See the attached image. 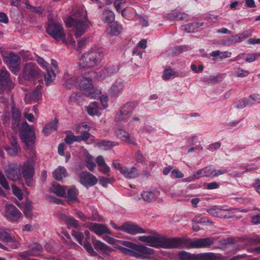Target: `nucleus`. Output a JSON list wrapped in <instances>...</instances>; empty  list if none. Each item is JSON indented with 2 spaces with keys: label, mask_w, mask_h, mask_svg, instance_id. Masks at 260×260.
Masks as SVG:
<instances>
[{
  "label": "nucleus",
  "mask_w": 260,
  "mask_h": 260,
  "mask_svg": "<svg viewBox=\"0 0 260 260\" xmlns=\"http://www.w3.org/2000/svg\"><path fill=\"white\" fill-rule=\"evenodd\" d=\"M187 244L186 240L181 238H167L159 237V248H180Z\"/></svg>",
  "instance_id": "obj_5"
},
{
  "label": "nucleus",
  "mask_w": 260,
  "mask_h": 260,
  "mask_svg": "<svg viewBox=\"0 0 260 260\" xmlns=\"http://www.w3.org/2000/svg\"><path fill=\"white\" fill-rule=\"evenodd\" d=\"M99 170L104 174L108 175L110 171V167L106 164L103 166L99 167Z\"/></svg>",
  "instance_id": "obj_62"
},
{
  "label": "nucleus",
  "mask_w": 260,
  "mask_h": 260,
  "mask_svg": "<svg viewBox=\"0 0 260 260\" xmlns=\"http://www.w3.org/2000/svg\"><path fill=\"white\" fill-rule=\"evenodd\" d=\"M85 108L89 115L92 116L98 114V106L95 102L91 103L89 106H86Z\"/></svg>",
  "instance_id": "obj_40"
},
{
  "label": "nucleus",
  "mask_w": 260,
  "mask_h": 260,
  "mask_svg": "<svg viewBox=\"0 0 260 260\" xmlns=\"http://www.w3.org/2000/svg\"><path fill=\"white\" fill-rule=\"evenodd\" d=\"M116 136L123 141L127 142L129 143L136 145L134 140L131 139L129 134L123 129H118L116 132Z\"/></svg>",
  "instance_id": "obj_30"
},
{
  "label": "nucleus",
  "mask_w": 260,
  "mask_h": 260,
  "mask_svg": "<svg viewBox=\"0 0 260 260\" xmlns=\"http://www.w3.org/2000/svg\"><path fill=\"white\" fill-rule=\"evenodd\" d=\"M32 204L30 202H26L23 207V213L27 218H31L32 214L31 213Z\"/></svg>",
  "instance_id": "obj_47"
},
{
  "label": "nucleus",
  "mask_w": 260,
  "mask_h": 260,
  "mask_svg": "<svg viewBox=\"0 0 260 260\" xmlns=\"http://www.w3.org/2000/svg\"><path fill=\"white\" fill-rule=\"evenodd\" d=\"M1 88L7 92H10L14 88V84L10 79V74L5 69L0 70Z\"/></svg>",
  "instance_id": "obj_7"
},
{
  "label": "nucleus",
  "mask_w": 260,
  "mask_h": 260,
  "mask_svg": "<svg viewBox=\"0 0 260 260\" xmlns=\"http://www.w3.org/2000/svg\"><path fill=\"white\" fill-rule=\"evenodd\" d=\"M0 183L1 185L7 190L10 189L9 185L7 182V181L3 174L0 173Z\"/></svg>",
  "instance_id": "obj_56"
},
{
  "label": "nucleus",
  "mask_w": 260,
  "mask_h": 260,
  "mask_svg": "<svg viewBox=\"0 0 260 260\" xmlns=\"http://www.w3.org/2000/svg\"><path fill=\"white\" fill-rule=\"evenodd\" d=\"M135 160L138 163H143L145 161V158L142 155L140 151H138L135 156Z\"/></svg>",
  "instance_id": "obj_61"
},
{
  "label": "nucleus",
  "mask_w": 260,
  "mask_h": 260,
  "mask_svg": "<svg viewBox=\"0 0 260 260\" xmlns=\"http://www.w3.org/2000/svg\"><path fill=\"white\" fill-rule=\"evenodd\" d=\"M121 174L124 177L128 179L135 178L139 176V172L135 167H133L131 168L124 167Z\"/></svg>",
  "instance_id": "obj_24"
},
{
  "label": "nucleus",
  "mask_w": 260,
  "mask_h": 260,
  "mask_svg": "<svg viewBox=\"0 0 260 260\" xmlns=\"http://www.w3.org/2000/svg\"><path fill=\"white\" fill-rule=\"evenodd\" d=\"M20 58L19 55L11 52L5 56V61L8 63L10 70L14 73L18 72L20 69L19 62Z\"/></svg>",
  "instance_id": "obj_8"
},
{
  "label": "nucleus",
  "mask_w": 260,
  "mask_h": 260,
  "mask_svg": "<svg viewBox=\"0 0 260 260\" xmlns=\"http://www.w3.org/2000/svg\"><path fill=\"white\" fill-rule=\"evenodd\" d=\"M42 247L39 244H34L30 247V251H28L29 255H36L39 254Z\"/></svg>",
  "instance_id": "obj_49"
},
{
  "label": "nucleus",
  "mask_w": 260,
  "mask_h": 260,
  "mask_svg": "<svg viewBox=\"0 0 260 260\" xmlns=\"http://www.w3.org/2000/svg\"><path fill=\"white\" fill-rule=\"evenodd\" d=\"M160 191L156 189H154L143 191L141 193V197L145 202L151 203L158 199Z\"/></svg>",
  "instance_id": "obj_17"
},
{
  "label": "nucleus",
  "mask_w": 260,
  "mask_h": 260,
  "mask_svg": "<svg viewBox=\"0 0 260 260\" xmlns=\"http://www.w3.org/2000/svg\"><path fill=\"white\" fill-rule=\"evenodd\" d=\"M57 123L58 120L55 118L53 121L49 122L45 126L43 132L45 135L48 136L53 131L57 130Z\"/></svg>",
  "instance_id": "obj_33"
},
{
  "label": "nucleus",
  "mask_w": 260,
  "mask_h": 260,
  "mask_svg": "<svg viewBox=\"0 0 260 260\" xmlns=\"http://www.w3.org/2000/svg\"><path fill=\"white\" fill-rule=\"evenodd\" d=\"M102 20L108 23H112L115 20V14L111 10H105L102 13Z\"/></svg>",
  "instance_id": "obj_35"
},
{
  "label": "nucleus",
  "mask_w": 260,
  "mask_h": 260,
  "mask_svg": "<svg viewBox=\"0 0 260 260\" xmlns=\"http://www.w3.org/2000/svg\"><path fill=\"white\" fill-rule=\"evenodd\" d=\"M46 31L56 41L61 40L64 43H67L64 29L60 23L57 22L50 23L46 28Z\"/></svg>",
  "instance_id": "obj_4"
},
{
  "label": "nucleus",
  "mask_w": 260,
  "mask_h": 260,
  "mask_svg": "<svg viewBox=\"0 0 260 260\" xmlns=\"http://www.w3.org/2000/svg\"><path fill=\"white\" fill-rule=\"evenodd\" d=\"M21 118V113L20 111L14 106L12 107V127L13 129L16 130L19 125Z\"/></svg>",
  "instance_id": "obj_23"
},
{
  "label": "nucleus",
  "mask_w": 260,
  "mask_h": 260,
  "mask_svg": "<svg viewBox=\"0 0 260 260\" xmlns=\"http://www.w3.org/2000/svg\"><path fill=\"white\" fill-rule=\"evenodd\" d=\"M146 254H143L139 252H136L135 251H133L132 250L130 256L135 257L136 258H138L140 259H152V257L149 256L145 255Z\"/></svg>",
  "instance_id": "obj_52"
},
{
  "label": "nucleus",
  "mask_w": 260,
  "mask_h": 260,
  "mask_svg": "<svg viewBox=\"0 0 260 260\" xmlns=\"http://www.w3.org/2000/svg\"><path fill=\"white\" fill-rule=\"evenodd\" d=\"M79 86L82 90L92 88L91 79L89 78L81 77L79 80Z\"/></svg>",
  "instance_id": "obj_36"
},
{
  "label": "nucleus",
  "mask_w": 260,
  "mask_h": 260,
  "mask_svg": "<svg viewBox=\"0 0 260 260\" xmlns=\"http://www.w3.org/2000/svg\"><path fill=\"white\" fill-rule=\"evenodd\" d=\"M118 71V68L115 66H109L107 67L101 72V77L105 78L113 74L116 73Z\"/></svg>",
  "instance_id": "obj_32"
},
{
  "label": "nucleus",
  "mask_w": 260,
  "mask_h": 260,
  "mask_svg": "<svg viewBox=\"0 0 260 260\" xmlns=\"http://www.w3.org/2000/svg\"><path fill=\"white\" fill-rule=\"evenodd\" d=\"M80 183L85 187L93 186L98 182V179L87 171H82L79 176Z\"/></svg>",
  "instance_id": "obj_10"
},
{
  "label": "nucleus",
  "mask_w": 260,
  "mask_h": 260,
  "mask_svg": "<svg viewBox=\"0 0 260 260\" xmlns=\"http://www.w3.org/2000/svg\"><path fill=\"white\" fill-rule=\"evenodd\" d=\"M122 244L126 247L134 249L143 254H152L154 253L153 249L142 245L136 244L132 242L124 241L122 242Z\"/></svg>",
  "instance_id": "obj_14"
},
{
  "label": "nucleus",
  "mask_w": 260,
  "mask_h": 260,
  "mask_svg": "<svg viewBox=\"0 0 260 260\" xmlns=\"http://www.w3.org/2000/svg\"><path fill=\"white\" fill-rule=\"evenodd\" d=\"M58 217L61 221L65 222L67 224L68 228L76 229L78 228V221L76 220L75 218L73 217L68 215L64 213H60L58 215Z\"/></svg>",
  "instance_id": "obj_22"
},
{
  "label": "nucleus",
  "mask_w": 260,
  "mask_h": 260,
  "mask_svg": "<svg viewBox=\"0 0 260 260\" xmlns=\"http://www.w3.org/2000/svg\"><path fill=\"white\" fill-rule=\"evenodd\" d=\"M39 74V69L36 63L29 62L25 64L23 73V77L25 80H32Z\"/></svg>",
  "instance_id": "obj_9"
},
{
  "label": "nucleus",
  "mask_w": 260,
  "mask_h": 260,
  "mask_svg": "<svg viewBox=\"0 0 260 260\" xmlns=\"http://www.w3.org/2000/svg\"><path fill=\"white\" fill-rule=\"evenodd\" d=\"M124 87V81L121 78H118L112 84L108 90V94L112 96H117L122 92Z\"/></svg>",
  "instance_id": "obj_15"
},
{
  "label": "nucleus",
  "mask_w": 260,
  "mask_h": 260,
  "mask_svg": "<svg viewBox=\"0 0 260 260\" xmlns=\"http://www.w3.org/2000/svg\"><path fill=\"white\" fill-rule=\"evenodd\" d=\"M121 230L133 235L145 233V230L142 228L137 225L131 224L129 222H126L122 224Z\"/></svg>",
  "instance_id": "obj_21"
},
{
  "label": "nucleus",
  "mask_w": 260,
  "mask_h": 260,
  "mask_svg": "<svg viewBox=\"0 0 260 260\" xmlns=\"http://www.w3.org/2000/svg\"><path fill=\"white\" fill-rule=\"evenodd\" d=\"M7 177L10 180L16 181L21 177V166L16 164L8 165L5 171Z\"/></svg>",
  "instance_id": "obj_11"
},
{
  "label": "nucleus",
  "mask_w": 260,
  "mask_h": 260,
  "mask_svg": "<svg viewBox=\"0 0 260 260\" xmlns=\"http://www.w3.org/2000/svg\"><path fill=\"white\" fill-rule=\"evenodd\" d=\"M134 104L133 103H128L121 108L117 112L115 119L116 121H121L126 119L128 117L129 113L134 110Z\"/></svg>",
  "instance_id": "obj_13"
},
{
  "label": "nucleus",
  "mask_w": 260,
  "mask_h": 260,
  "mask_svg": "<svg viewBox=\"0 0 260 260\" xmlns=\"http://www.w3.org/2000/svg\"><path fill=\"white\" fill-rule=\"evenodd\" d=\"M21 128L19 132V137L22 141L25 143L27 148L31 150L35 139L34 128L26 122L21 124Z\"/></svg>",
  "instance_id": "obj_2"
},
{
  "label": "nucleus",
  "mask_w": 260,
  "mask_h": 260,
  "mask_svg": "<svg viewBox=\"0 0 260 260\" xmlns=\"http://www.w3.org/2000/svg\"><path fill=\"white\" fill-rule=\"evenodd\" d=\"M12 188L13 194L16 196L19 200H22L23 196L21 190L15 185H12Z\"/></svg>",
  "instance_id": "obj_57"
},
{
  "label": "nucleus",
  "mask_w": 260,
  "mask_h": 260,
  "mask_svg": "<svg viewBox=\"0 0 260 260\" xmlns=\"http://www.w3.org/2000/svg\"><path fill=\"white\" fill-rule=\"evenodd\" d=\"M172 177L176 178H183L184 175L183 174L178 170H174L171 172Z\"/></svg>",
  "instance_id": "obj_64"
},
{
  "label": "nucleus",
  "mask_w": 260,
  "mask_h": 260,
  "mask_svg": "<svg viewBox=\"0 0 260 260\" xmlns=\"http://www.w3.org/2000/svg\"><path fill=\"white\" fill-rule=\"evenodd\" d=\"M53 175L56 180L60 181L67 176V172L64 167L59 166L54 170Z\"/></svg>",
  "instance_id": "obj_34"
},
{
  "label": "nucleus",
  "mask_w": 260,
  "mask_h": 260,
  "mask_svg": "<svg viewBox=\"0 0 260 260\" xmlns=\"http://www.w3.org/2000/svg\"><path fill=\"white\" fill-rule=\"evenodd\" d=\"M234 75L238 77H245L247 76L249 73L248 71L241 68H236L234 69Z\"/></svg>",
  "instance_id": "obj_51"
},
{
  "label": "nucleus",
  "mask_w": 260,
  "mask_h": 260,
  "mask_svg": "<svg viewBox=\"0 0 260 260\" xmlns=\"http://www.w3.org/2000/svg\"><path fill=\"white\" fill-rule=\"evenodd\" d=\"M90 229L98 235L105 233L111 234L110 230L105 225L102 224L92 223Z\"/></svg>",
  "instance_id": "obj_26"
},
{
  "label": "nucleus",
  "mask_w": 260,
  "mask_h": 260,
  "mask_svg": "<svg viewBox=\"0 0 260 260\" xmlns=\"http://www.w3.org/2000/svg\"><path fill=\"white\" fill-rule=\"evenodd\" d=\"M122 27L121 25L116 23L109 25L106 29V34L111 36L119 35L121 32Z\"/></svg>",
  "instance_id": "obj_25"
},
{
  "label": "nucleus",
  "mask_w": 260,
  "mask_h": 260,
  "mask_svg": "<svg viewBox=\"0 0 260 260\" xmlns=\"http://www.w3.org/2000/svg\"><path fill=\"white\" fill-rule=\"evenodd\" d=\"M179 75L178 73L174 71H173L171 69H166L164 71V75H163V78L165 80H168L171 77H177Z\"/></svg>",
  "instance_id": "obj_50"
},
{
  "label": "nucleus",
  "mask_w": 260,
  "mask_h": 260,
  "mask_svg": "<svg viewBox=\"0 0 260 260\" xmlns=\"http://www.w3.org/2000/svg\"><path fill=\"white\" fill-rule=\"evenodd\" d=\"M103 58V53L100 49H91L83 54L79 60L81 69H92L99 66Z\"/></svg>",
  "instance_id": "obj_1"
},
{
  "label": "nucleus",
  "mask_w": 260,
  "mask_h": 260,
  "mask_svg": "<svg viewBox=\"0 0 260 260\" xmlns=\"http://www.w3.org/2000/svg\"><path fill=\"white\" fill-rule=\"evenodd\" d=\"M78 190L75 187L72 186L67 191L68 197L70 201H77V196L78 194Z\"/></svg>",
  "instance_id": "obj_44"
},
{
  "label": "nucleus",
  "mask_w": 260,
  "mask_h": 260,
  "mask_svg": "<svg viewBox=\"0 0 260 260\" xmlns=\"http://www.w3.org/2000/svg\"><path fill=\"white\" fill-rule=\"evenodd\" d=\"M208 212L211 215L220 218H229L230 212L225 209H210L208 210Z\"/></svg>",
  "instance_id": "obj_27"
},
{
  "label": "nucleus",
  "mask_w": 260,
  "mask_h": 260,
  "mask_svg": "<svg viewBox=\"0 0 260 260\" xmlns=\"http://www.w3.org/2000/svg\"><path fill=\"white\" fill-rule=\"evenodd\" d=\"M116 144L117 143H114L112 141L105 140L98 142L96 144L97 146L99 147L104 149H111L113 147L115 146Z\"/></svg>",
  "instance_id": "obj_41"
},
{
  "label": "nucleus",
  "mask_w": 260,
  "mask_h": 260,
  "mask_svg": "<svg viewBox=\"0 0 260 260\" xmlns=\"http://www.w3.org/2000/svg\"><path fill=\"white\" fill-rule=\"evenodd\" d=\"M82 245H83L84 248L90 255L93 256L98 255V253L93 250L92 246L88 242H85Z\"/></svg>",
  "instance_id": "obj_53"
},
{
  "label": "nucleus",
  "mask_w": 260,
  "mask_h": 260,
  "mask_svg": "<svg viewBox=\"0 0 260 260\" xmlns=\"http://www.w3.org/2000/svg\"><path fill=\"white\" fill-rule=\"evenodd\" d=\"M47 71V74L44 76V80L47 85H50L55 79L56 75L54 71L52 70H49L48 69Z\"/></svg>",
  "instance_id": "obj_42"
},
{
  "label": "nucleus",
  "mask_w": 260,
  "mask_h": 260,
  "mask_svg": "<svg viewBox=\"0 0 260 260\" xmlns=\"http://www.w3.org/2000/svg\"><path fill=\"white\" fill-rule=\"evenodd\" d=\"M68 27H73L75 29V35L76 37H81L89 28L90 22L86 19L81 20L69 18L66 21Z\"/></svg>",
  "instance_id": "obj_3"
},
{
  "label": "nucleus",
  "mask_w": 260,
  "mask_h": 260,
  "mask_svg": "<svg viewBox=\"0 0 260 260\" xmlns=\"http://www.w3.org/2000/svg\"><path fill=\"white\" fill-rule=\"evenodd\" d=\"M64 80V86L67 88H71L77 84V78L75 77L71 76L69 73H64L63 76Z\"/></svg>",
  "instance_id": "obj_31"
},
{
  "label": "nucleus",
  "mask_w": 260,
  "mask_h": 260,
  "mask_svg": "<svg viewBox=\"0 0 260 260\" xmlns=\"http://www.w3.org/2000/svg\"><path fill=\"white\" fill-rule=\"evenodd\" d=\"M26 7L27 9L29 10L31 12L35 13L38 14H41L44 11L45 9L42 6L34 7L29 4L26 3Z\"/></svg>",
  "instance_id": "obj_48"
},
{
  "label": "nucleus",
  "mask_w": 260,
  "mask_h": 260,
  "mask_svg": "<svg viewBox=\"0 0 260 260\" xmlns=\"http://www.w3.org/2000/svg\"><path fill=\"white\" fill-rule=\"evenodd\" d=\"M212 176V169L210 167H205L198 170L195 174L185 179L187 181L190 182L199 179L202 177Z\"/></svg>",
  "instance_id": "obj_18"
},
{
  "label": "nucleus",
  "mask_w": 260,
  "mask_h": 260,
  "mask_svg": "<svg viewBox=\"0 0 260 260\" xmlns=\"http://www.w3.org/2000/svg\"><path fill=\"white\" fill-rule=\"evenodd\" d=\"M180 15V12L178 11H173L171 13H169L167 17L169 19L173 20L178 19V16Z\"/></svg>",
  "instance_id": "obj_63"
},
{
  "label": "nucleus",
  "mask_w": 260,
  "mask_h": 260,
  "mask_svg": "<svg viewBox=\"0 0 260 260\" xmlns=\"http://www.w3.org/2000/svg\"><path fill=\"white\" fill-rule=\"evenodd\" d=\"M215 239L213 237L197 239L189 242L190 247L193 248H203L210 247Z\"/></svg>",
  "instance_id": "obj_12"
},
{
  "label": "nucleus",
  "mask_w": 260,
  "mask_h": 260,
  "mask_svg": "<svg viewBox=\"0 0 260 260\" xmlns=\"http://www.w3.org/2000/svg\"><path fill=\"white\" fill-rule=\"evenodd\" d=\"M19 149V146H15L13 147L10 146L6 148V150L8 151V154L12 156L16 155L18 153Z\"/></svg>",
  "instance_id": "obj_58"
},
{
  "label": "nucleus",
  "mask_w": 260,
  "mask_h": 260,
  "mask_svg": "<svg viewBox=\"0 0 260 260\" xmlns=\"http://www.w3.org/2000/svg\"><path fill=\"white\" fill-rule=\"evenodd\" d=\"M72 235L75 238V239L80 245H82L83 244L82 240L83 238V235L82 233L73 231Z\"/></svg>",
  "instance_id": "obj_55"
},
{
  "label": "nucleus",
  "mask_w": 260,
  "mask_h": 260,
  "mask_svg": "<svg viewBox=\"0 0 260 260\" xmlns=\"http://www.w3.org/2000/svg\"><path fill=\"white\" fill-rule=\"evenodd\" d=\"M255 98H256L255 95H251L249 96L248 99H245L242 101L239 102L237 105V108H243L245 107L249 103L253 104L252 101H255Z\"/></svg>",
  "instance_id": "obj_43"
},
{
  "label": "nucleus",
  "mask_w": 260,
  "mask_h": 260,
  "mask_svg": "<svg viewBox=\"0 0 260 260\" xmlns=\"http://www.w3.org/2000/svg\"><path fill=\"white\" fill-rule=\"evenodd\" d=\"M90 134L87 132L81 133V136L68 135L64 139V141L68 144H71L74 142H80L82 141H86L90 137Z\"/></svg>",
  "instance_id": "obj_20"
},
{
  "label": "nucleus",
  "mask_w": 260,
  "mask_h": 260,
  "mask_svg": "<svg viewBox=\"0 0 260 260\" xmlns=\"http://www.w3.org/2000/svg\"><path fill=\"white\" fill-rule=\"evenodd\" d=\"M21 174L27 186L32 185V178L35 174V166L32 160L29 159L24 162L21 166Z\"/></svg>",
  "instance_id": "obj_6"
},
{
  "label": "nucleus",
  "mask_w": 260,
  "mask_h": 260,
  "mask_svg": "<svg viewBox=\"0 0 260 260\" xmlns=\"http://www.w3.org/2000/svg\"><path fill=\"white\" fill-rule=\"evenodd\" d=\"M114 179L113 178H109L104 177L100 178V181L103 186H106L108 184L114 181Z\"/></svg>",
  "instance_id": "obj_60"
},
{
  "label": "nucleus",
  "mask_w": 260,
  "mask_h": 260,
  "mask_svg": "<svg viewBox=\"0 0 260 260\" xmlns=\"http://www.w3.org/2000/svg\"><path fill=\"white\" fill-rule=\"evenodd\" d=\"M41 99V93L38 90H36L31 93H26L24 100L26 103L30 104L32 102H37Z\"/></svg>",
  "instance_id": "obj_28"
},
{
  "label": "nucleus",
  "mask_w": 260,
  "mask_h": 260,
  "mask_svg": "<svg viewBox=\"0 0 260 260\" xmlns=\"http://www.w3.org/2000/svg\"><path fill=\"white\" fill-rule=\"evenodd\" d=\"M21 213L12 204H8L5 206V216L12 221H17L20 216Z\"/></svg>",
  "instance_id": "obj_16"
},
{
  "label": "nucleus",
  "mask_w": 260,
  "mask_h": 260,
  "mask_svg": "<svg viewBox=\"0 0 260 260\" xmlns=\"http://www.w3.org/2000/svg\"><path fill=\"white\" fill-rule=\"evenodd\" d=\"M85 162L87 168L90 171H93L96 167L95 164L93 161V156L87 153L85 155Z\"/></svg>",
  "instance_id": "obj_37"
},
{
  "label": "nucleus",
  "mask_w": 260,
  "mask_h": 260,
  "mask_svg": "<svg viewBox=\"0 0 260 260\" xmlns=\"http://www.w3.org/2000/svg\"><path fill=\"white\" fill-rule=\"evenodd\" d=\"M66 187L62 186L57 183H53L50 188L51 191L57 196L65 197L66 196Z\"/></svg>",
  "instance_id": "obj_29"
},
{
  "label": "nucleus",
  "mask_w": 260,
  "mask_h": 260,
  "mask_svg": "<svg viewBox=\"0 0 260 260\" xmlns=\"http://www.w3.org/2000/svg\"><path fill=\"white\" fill-rule=\"evenodd\" d=\"M93 245L96 250H100L102 251H107L109 249V247L99 240H95L93 241Z\"/></svg>",
  "instance_id": "obj_46"
},
{
  "label": "nucleus",
  "mask_w": 260,
  "mask_h": 260,
  "mask_svg": "<svg viewBox=\"0 0 260 260\" xmlns=\"http://www.w3.org/2000/svg\"><path fill=\"white\" fill-rule=\"evenodd\" d=\"M0 240L9 244L16 243L14 237H11L8 233L4 231L0 232Z\"/></svg>",
  "instance_id": "obj_38"
},
{
  "label": "nucleus",
  "mask_w": 260,
  "mask_h": 260,
  "mask_svg": "<svg viewBox=\"0 0 260 260\" xmlns=\"http://www.w3.org/2000/svg\"><path fill=\"white\" fill-rule=\"evenodd\" d=\"M159 237L160 236L158 235L142 236L139 237V240L150 246L159 248Z\"/></svg>",
  "instance_id": "obj_19"
},
{
  "label": "nucleus",
  "mask_w": 260,
  "mask_h": 260,
  "mask_svg": "<svg viewBox=\"0 0 260 260\" xmlns=\"http://www.w3.org/2000/svg\"><path fill=\"white\" fill-rule=\"evenodd\" d=\"M201 260H218L217 255L214 253L209 252L201 254L199 256Z\"/></svg>",
  "instance_id": "obj_45"
},
{
  "label": "nucleus",
  "mask_w": 260,
  "mask_h": 260,
  "mask_svg": "<svg viewBox=\"0 0 260 260\" xmlns=\"http://www.w3.org/2000/svg\"><path fill=\"white\" fill-rule=\"evenodd\" d=\"M37 61L41 67L45 70H47L49 64L43 58L38 57L37 59Z\"/></svg>",
  "instance_id": "obj_59"
},
{
  "label": "nucleus",
  "mask_w": 260,
  "mask_h": 260,
  "mask_svg": "<svg viewBox=\"0 0 260 260\" xmlns=\"http://www.w3.org/2000/svg\"><path fill=\"white\" fill-rule=\"evenodd\" d=\"M178 257L181 260H193L197 258V256L195 254L183 250L179 252Z\"/></svg>",
  "instance_id": "obj_39"
},
{
  "label": "nucleus",
  "mask_w": 260,
  "mask_h": 260,
  "mask_svg": "<svg viewBox=\"0 0 260 260\" xmlns=\"http://www.w3.org/2000/svg\"><path fill=\"white\" fill-rule=\"evenodd\" d=\"M181 29L187 32H192L196 30L193 23L184 25L182 26Z\"/></svg>",
  "instance_id": "obj_54"
}]
</instances>
